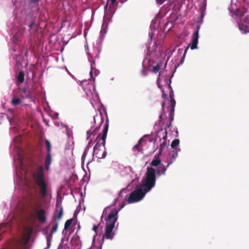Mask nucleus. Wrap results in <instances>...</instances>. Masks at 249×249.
Returning a JSON list of instances; mask_svg holds the SVG:
<instances>
[{
    "instance_id": "obj_1",
    "label": "nucleus",
    "mask_w": 249,
    "mask_h": 249,
    "mask_svg": "<svg viewBox=\"0 0 249 249\" xmlns=\"http://www.w3.org/2000/svg\"><path fill=\"white\" fill-rule=\"evenodd\" d=\"M156 171L152 167H147L145 178L143 179L141 185L132 191L128 199V203H133L141 200L145 194L154 187L156 183Z\"/></svg>"
},
{
    "instance_id": "obj_2",
    "label": "nucleus",
    "mask_w": 249,
    "mask_h": 249,
    "mask_svg": "<svg viewBox=\"0 0 249 249\" xmlns=\"http://www.w3.org/2000/svg\"><path fill=\"white\" fill-rule=\"evenodd\" d=\"M33 178L36 184L39 188V193L42 198H45L50 193L48 184L45 180V177L42 167H39L33 174Z\"/></svg>"
},
{
    "instance_id": "obj_3",
    "label": "nucleus",
    "mask_w": 249,
    "mask_h": 249,
    "mask_svg": "<svg viewBox=\"0 0 249 249\" xmlns=\"http://www.w3.org/2000/svg\"><path fill=\"white\" fill-rule=\"evenodd\" d=\"M29 209L32 216L36 217L41 223L46 222V211L42 208V203L38 199H34L30 201Z\"/></svg>"
},
{
    "instance_id": "obj_4",
    "label": "nucleus",
    "mask_w": 249,
    "mask_h": 249,
    "mask_svg": "<svg viewBox=\"0 0 249 249\" xmlns=\"http://www.w3.org/2000/svg\"><path fill=\"white\" fill-rule=\"evenodd\" d=\"M244 14L243 11L237 9L232 16L234 18H239V29L243 34L249 32V17L244 16Z\"/></svg>"
},
{
    "instance_id": "obj_5",
    "label": "nucleus",
    "mask_w": 249,
    "mask_h": 249,
    "mask_svg": "<svg viewBox=\"0 0 249 249\" xmlns=\"http://www.w3.org/2000/svg\"><path fill=\"white\" fill-rule=\"evenodd\" d=\"M109 126V121L108 119H107L106 121V123L104 126V129L102 131V132L99 133L97 135V136L95 138V135L97 134V130L94 129L92 130L91 129L89 131H87V134L88 135L87 137V139L89 140H93L95 139V140H106L107 133L108 130Z\"/></svg>"
},
{
    "instance_id": "obj_6",
    "label": "nucleus",
    "mask_w": 249,
    "mask_h": 249,
    "mask_svg": "<svg viewBox=\"0 0 249 249\" xmlns=\"http://www.w3.org/2000/svg\"><path fill=\"white\" fill-rule=\"evenodd\" d=\"M106 141H98L93 148V153L98 159H103L106 156Z\"/></svg>"
},
{
    "instance_id": "obj_7",
    "label": "nucleus",
    "mask_w": 249,
    "mask_h": 249,
    "mask_svg": "<svg viewBox=\"0 0 249 249\" xmlns=\"http://www.w3.org/2000/svg\"><path fill=\"white\" fill-rule=\"evenodd\" d=\"M118 212L119 211L116 209H114L111 211L105 219L106 226H112L115 227V224L118 220Z\"/></svg>"
},
{
    "instance_id": "obj_8",
    "label": "nucleus",
    "mask_w": 249,
    "mask_h": 249,
    "mask_svg": "<svg viewBox=\"0 0 249 249\" xmlns=\"http://www.w3.org/2000/svg\"><path fill=\"white\" fill-rule=\"evenodd\" d=\"M167 138V132L166 129L163 130L161 129L157 132L156 136L153 139L152 135H145L143 137L140 138L139 140H144V139L147 138L148 140H157L158 139L159 140H166Z\"/></svg>"
},
{
    "instance_id": "obj_9",
    "label": "nucleus",
    "mask_w": 249,
    "mask_h": 249,
    "mask_svg": "<svg viewBox=\"0 0 249 249\" xmlns=\"http://www.w3.org/2000/svg\"><path fill=\"white\" fill-rule=\"evenodd\" d=\"M199 29H200V25H197L196 30L194 33L193 36V38L192 39L191 45L190 46L191 49L192 50H194V49L197 48Z\"/></svg>"
},
{
    "instance_id": "obj_10",
    "label": "nucleus",
    "mask_w": 249,
    "mask_h": 249,
    "mask_svg": "<svg viewBox=\"0 0 249 249\" xmlns=\"http://www.w3.org/2000/svg\"><path fill=\"white\" fill-rule=\"evenodd\" d=\"M114 227L112 226H106L105 227V232L103 238L107 239H112L114 236L113 230Z\"/></svg>"
},
{
    "instance_id": "obj_11",
    "label": "nucleus",
    "mask_w": 249,
    "mask_h": 249,
    "mask_svg": "<svg viewBox=\"0 0 249 249\" xmlns=\"http://www.w3.org/2000/svg\"><path fill=\"white\" fill-rule=\"evenodd\" d=\"M170 113L169 116V123L166 125V127L169 128L172 124V122L174 120V116L175 115V108H169Z\"/></svg>"
},
{
    "instance_id": "obj_12",
    "label": "nucleus",
    "mask_w": 249,
    "mask_h": 249,
    "mask_svg": "<svg viewBox=\"0 0 249 249\" xmlns=\"http://www.w3.org/2000/svg\"><path fill=\"white\" fill-rule=\"evenodd\" d=\"M20 97L22 99L30 98L31 96L29 91L23 88L20 92Z\"/></svg>"
},
{
    "instance_id": "obj_13",
    "label": "nucleus",
    "mask_w": 249,
    "mask_h": 249,
    "mask_svg": "<svg viewBox=\"0 0 249 249\" xmlns=\"http://www.w3.org/2000/svg\"><path fill=\"white\" fill-rule=\"evenodd\" d=\"M172 163V161L169 162L168 163L166 167L164 166V165L162 166H160L157 171V174L158 175H164L165 174V172L167 170V168Z\"/></svg>"
},
{
    "instance_id": "obj_14",
    "label": "nucleus",
    "mask_w": 249,
    "mask_h": 249,
    "mask_svg": "<svg viewBox=\"0 0 249 249\" xmlns=\"http://www.w3.org/2000/svg\"><path fill=\"white\" fill-rule=\"evenodd\" d=\"M52 163L51 154H47L45 160V169L48 170L49 169L50 164Z\"/></svg>"
},
{
    "instance_id": "obj_15",
    "label": "nucleus",
    "mask_w": 249,
    "mask_h": 249,
    "mask_svg": "<svg viewBox=\"0 0 249 249\" xmlns=\"http://www.w3.org/2000/svg\"><path fill=\"white\" fill-rule=\"evenodd\" d=\"M50 225L52 226L51 233V234H53L54 233H55L57 230L58 226V221H55L53 220V221L51 222Z\"/></svg>"
},
{
    "instance_id": "obj_16",
    "label": "nucleus",
    "mask_w": 249,
    "mask_h": 249,
    "mask_svg": "<svg viewBox=\"0 0 249 249\" xmlns=\"http://www.w3.org/2000/svg\"><path fill=\"white\" fill-rule=\"evenodd\" d=\"M63 215V208L62 207H60L59 208V211L57 214H55L54 216L53 217V220H54L55 221H57L56 220H59L61 219Z\"/></svg>"
},
{
    "instance_id": "obj_17",
    "label": "nucleus",
    "mask_w": 249,
    "mask_h": 249,
    "mask_svg": "<svg viewBox=\"0 0 249 249\" xmlns=\"http://www.w3.org/2000/svg\"><path fill=\"white\" fill-rule=\"evenodd\" d=\"M17 81L19 84H22L24 81V74L23 71H20L17 76Z\"/></svg>"
},
{
    "instance_id": "obj_18",
    "label": "nucleus",
    "mask_w": 249,
    "mask_h": 249,
    "mask_svg": "<svg viewBox=\"0 0 249 249\" xmlns=\"http://www.w3.org/2000/svg\"><path fill=\"white\" fill-rule=\"evenodd\" d=\"M66 134L68 136V139H73V136H72V130L69 128L68 126H66Z\"/></svg>"
},
{
    "instance_id": "obj_19",
    "label": "nucleus",
    "mask_w": 249,
    "mask_h": 249,
    "mask_svg": "<svg viewBox=\"0 0 249 249\" xmlns=\"http://www.w3.org/2000/svg\"><path fill=\"white\" fill-rule=\"evenodd\" d=\"M170 105L169 108H175L176 106V101L173 98V92L170 93Z\"/></svg>"
},
{
    "instance_id": "obj_20",
    "label": "nucleus",
    "mask_w": 249,
    "mask_h": 249,
    "mask_svg": "<svg viewBox=\"0 0 249 249\" xmlns=\"http://www.w3.org/2000/svg\"><path fill=\"white\" fill-rule=\"evenodd\" d=\"M161 66H162V64L161 63H158V64H157V65L153 67V69H152V71L154 73H157L158 72H159V71L160 69Z\"/></svg>"
},
{
    "instance_id": "obj_21",
    "label": "nucleus",
    "mask_w": 249,
    "mask_h": 249,
    "mask_svg": "<svg viewBox=\"0 0 249 249\" xmlns=\"http://www.w3.org/2000/svg\"><path fill=\"white\" fill-rule=\"evenodd\" d=\"M73 221V219H70L66 221L64 225V229L67 230L69 227L71 226Z\"/></svg>"
},
{
    "instance_id": "obj_22",
    "label": "nucleus",
    "mask_w": 249,
    "mask_h": 249,
    "mask_svg": "<svg viewBox=\"0 0 249 249\" xmlns=\"http://www.w3.org/2000/svg\"><path fill=\"white\" fill-rule=\"evenodd\" d=\"M21 101L19 98H13L11 101L12 104L14 106L19 105Z\"/></svg>"
},
{
    "instance_id": "obj_23",
    "label": "nucleus",
    "mask_w": 249,
    "mask_h": 249,
    "mask_svg": "<svg viewBox=\"0 0 249 249\" xmlns=\"http://www.w3.org/2000/svg\"><path fill=\"white\" fill-rule=\"evenodd\" d=\"M160 162H161L160 160V159H158L153 160L151 163V164L153 166L156 167L160 164Z\"/></svg>"
},
{
    "instance_id": "obj_24",
    "label": "nucleus",
    "mask_w": 249,
    "mask_h": 249,
    "mask_svg": "<svg viewBox=\"0 0 249 249\" xmlns=\"http://www.w3.org/2000/svg\"><path fill=\"white\" fill-rule=\"evenodd\" d=\"M188 49H189V46L185 48V50H184V53H183V57H182V58L181 59V60H180V61H179V63H178V65H182V64L183 63V62H184V58H185V57L186 54V53H187V51H188Z\"/></svg>"
},
{
    "instance_id": "obj_25",
    "label": "nucleus",
    "mask_w": 249,
    "mask_h": 249,
    "mask_svg": "<svg viewBox=\"0 0 249 249\" xmlns=\"http://www.w3.org/2000/svg\"><path fill=\"white\" fill-rule=\"evenodd\" d=\"M46 146L47 150V154H51V144L50 141H46Z\"/></svg>"
},
{
    "instance_id": "obj_26",
    "label": "nucleus",
    "mask_w": 249,
    "mask_h": 249,
    "mask_svg": "<svg viewBox=\"0 0 249 249\" xmlns=\"http://www.w3.org/2000/svg\"><path fill=\"white\" fill-rule=\"evenodd\" d=\"M142 142V141H138V144L135 145L134 146V147L133 148V149L134 151H137L138 152H140L141 151L140 146H141V142Z\"/></svg>"
},
{
    "instance_id": "obj_27",
    "label": "nucleus",
    "mask_w": 249,
    "mask_h": 249,
    "mask_svg": "<svg viewBox=\"0 0 249 249\" xmlns=\"http://www.w3.org/2000/svg\"><path fill=\"white\" fill-rule=\"evenodd\" d=\"M116 0H107V3L106 5L105 6V8H107L108 4H109V7H112L114 5L115 3L116 2Z\"/></svg>"
},
{
    "instance_id": "obj_28",
    "label": "nucleus",
    "mask_w": 249,
    "mask_h": 249,
    "mask_svg": "<svg viewBox=\"0 0 249 249\" xmlns=\"http://www.w3.org/2000/svg\"><path fill=\"white\" fill-rule=\"evenodd\" d=\"M179 142L180 141H172V142L171 144L172 148H174L178 146L179 145Z\"/></svg>"
},
{
    "instance_id": "obj_29",
    "label": "nucleus",
    "mask_w": 249,
    "mask_h": 249,
    "mask_svg": "<svg viewBox=\"0 0 249 249\" xmlns=\"http://www.w3.org/2000/svg\"><path fill=\"white\" fill-rule=\"evenodd\" d=\"M99 228V225H94L93 227L92 230L95 232V235H97V230Z\"/></svg>"
},
{
    "instance_id": "obj_30",
    "label": "nucleus",
    "mask_w": 249,
    "mask_h": 249,
    "mask_svg": "<svg viewBox=\"0 0 249 249\" xmlns=\"http://www.w3.org/2000/svg\"><path fill=\"white\" fill-rule=\"evenodd\" d=\"M178 156V152L177 151H174L172 154V158L174 160H175L176 158Z\"/></svg>"
},
{
    "instance_id": "obj_31",
    "label": "nucleus",
    "mask_w": 249,
    "mask_h": 249,
    "mask_svg": "<svg viewBox=\"0 0 249 249\" xmlns=\"http://www.w3.org/2000/svg\"><path fill=\"white\" fill-rule=\"evenodd\" d=\"M32 232V228H29L28 229V236H29L28 238L30 237V235L31 234Z\"/></svg>"
},
{
    "instance_id": "obj_32",
    "label": "nucleus",
    "mask_w": 249,
    "mask_h": 249,
    "mask_svg": "<svg viewBox=\"0 0 249 249\" xmlns=\"http://www.w3.org/2000/svg\"><path fill=\"white\" fill-rule=\"evenodd\" d=\"M166 0H156L157 2L160 4H162Z\"/></svg>"
},
{
    "instance_id": "obj_33",
    "label": "nucleus",
    "mask_w": 249,
    "mask_h": 249,
    "mask_svg": "<svg viewBox=\"0 0 249 249\" xmlns=\"http://www.w3.org/2000/svg\"><path fill=\"white\" fill-rule=\"evenodd\" d=\"M52 234H51L50 235H48L47 236V242H51V237Z\"/></svg>"
},
{
    "instance_id": "obj_34",
    "label": "nucleus",
    "mask_w": 249,
    "mask_h": 249,
    "mask_svg": "<svg viewBox=\"0 0 249 249\" xmlns=\"http://www.w3.org/2000/svg\"><path fill=\"white\" fill-rule=\"evenodd\" d=\"M39 1V0H31V1L32 3H37Z\"/></svg>"
},
{
    "instance_id": "obj_35",
    "label": "nucleus",
    "mask_w": 249,
    "mask_h": 249,
    "mask_svg": "<svg viewBox=\"0 0 249 249\" xmlns=\"http://www.w3.org/2000/svg\"><path fill=\"white\" fill-rule=\"evenodd\" d=\"M142 75H143V76H146V73L145 71V70H143H143L142 71Z\"/></svg>"
},
{
    "instance_id": "obj_36",
    "label": "nucleus",
    "mask_w": 249,
    "mask_h": 249,
    "mask_svg": "<svg viewBox=\"0 0 249 249\" xmlns=\"http://www.w3.org/2000/svg\"><path fill=\"white\" fill-rule=\"evenodd\" d=\"M204 12H201L200 18H204Z\"/></svg>"
},
{
    "instance_id": "obj_37",
    "label": "nucleus",
    "mask_w": 249,
    "mask_h": 249,
    "mask_svg": "<svg viewBox=\"0 0 249 249\" xmlns=\"http://www.w3.org/2000/svg\"><path fill=\"white\" fill-rule=\"evenodd\" d=\"M51 245V242H47V246H48V248H50V246Z\"/></svg>"
},
{
    "instance_id": "obj_38",
    "label": "nucleus",
    "mask_w": 249,
    "mask_h": 249,
    "mask_svg": "<svg viewBox=\"0 0 249 249\" xmlns=\"http://www.w3.org/2000/svg\"><path fill=\"white\" fill-rule=\"evenodd\" d=\"M92 141H89V142L88 145L89 146L92 143Z\"/></svg>"
},
{
    "instance_id": "obj_39",
    "label": "nucleus",
    "mask_w": 249,
    "mask_h": 249,
    "mask_svg": "<svg viewBox=\"0 0 249 249\" xmlns=\"http://www.w3.org/2000/svg\"><path fill=\"white\" fill-rule=\"evenodd\" d=\"M164 105H165V103H162V108H163Z\"/></svg>"
},
{
    "instance_id": "obj_40",
    "label": "nucleus",
    "mask_w": 249,
    "mask_h": 249,
    "mask_svg": "<svg viewBox=\"0 0 249 249\" xmlns=\"http://www.w3.org/2000/svg\"><path fill=\"white\" fill-rule=\"evenodd\" d=\"M90 74L91 76H92V71H90Z\"/></svg>"
},
{
    "instance_id": "obj_41",
    "label": "nucleus",
    "mask_w": 249,
    "mask_h": 249,
    "mask_svg": "<svg viewBox=\"0 0 249 249\" xmlns=\"http://www.w3.org/2000/svg\"><path fill=\"white\" fill-rule=\"evenodd\" d=\"M162 114L160 116V120H161L162 119Z\"/></svg>"
},
{
    "instance_id": "obj_42",
    "label": "nucleus",
    "mask_w": 249,
    "mask_h": 249,
    "mask_svg": "<svg viewBox=\"0 0 249 249\" xmlns=\"http://www.w3.org/2000/svg\"><path fill=\"white\" fill-rule=\"evenodd\" d=\"M16 37H17V35H16V36L14 37V40L16 39Z\"/></svg>"
},
{
    "instance_id": "obj_43",
    "label": "nucleus",
    "mask_w": 249,
    "mask_h": 249,
    "mask_svg": "<svg viewBox=\"0 0 249 249\" xmlns=\"http://www.w3.org/2000/svg\"><path fill=\"white\" fill-rule=\"evenodd\" d=\"M74 144V142H71V145H73Z\"/></svg>"
},
{
    "instance_id": "obj_44",
    "label": "nucleus",
    "mask_w": 249,
    "mask_h": 249,
    "mask_svg": "<svg viewBox=\"0 0 249 249\" xmlns=\"http://www.w3.org/2000/svg\"><path fill=\"white\" fill-rule=\"evenodd\" d=\"M124 205H122V206H121V208H123V207H124Z\"/></svg>"
},
{
    "instance_id": "obj_45",
    "label": "nucleus",
    "mask_w": 249,
    "mask_h": 249,
    "mask_svg": "<svg viewBox=\"0 0 249 249\" xmlns=\"http://www.w3.org/2000/svg\"><path fill=\"white\" fill-rule=\"evenodd\" d=\"M92 249V248H89V249ZM99 249H101V248H100Z\"/></svg>"
},
{
    "instance_id": "obj_46",
    "label": "nucleus",
    "mask_w": 249,
    "mask_h": 249,
    "mask_svg": "<svg viewBox=\"0 0 249 249\" xmlns=\"http://www.w3.org/2000/svg\"><path fill=\"white\" fill-rule=\"evenodd\" d=\"M178 51H182L181 49H178Z\"/></svg>"
},
{
    "instance_id": "obj_47",
    "label": "nucleus",
    "mask_w": 249,
    "mask_h": 249,
    "mask_svg": "<svg viewBox=\"0 0 249 249\" xmlns=\"http://www.w3.org/2000/svg\"><path fill=\"white\" fill-rule=\"evenodd\" d=\"M107 209V207H106V209L104 211V213L105 212V211Z\"/></svg>"
},
{
    "instance_id": "obj_48",
    "label": "nucleus",
    "mask_w": 249,
    "mask_h": 249,
    "mask_svg": "<svg viewBox=\"0 0 249 249\" xmlns=\"http://www.w3.org/2000/svg\"><path fill=\"white\" fill-rule=\"evenodd\" d=\"M101 122H103V119L101 118Z\"/></svg>"
},
{
    "instance_id": "obj_49",
    "label": "nucleus",
    "mask_w": 249,
    "mask_h": 249,
    "mask_svg": "<svg viewBox=\"0 0 249 249\" xmlns=\"http://www.w3.org/2000/svg\"><path fill=\"white\" fill-rule=\"evenodd\" d=\"M174 140L177 141V140H178V139H175Z\"/></svg>"
},
{
    "instance_id": "obj_50",
    "label": "nucleus",
    "mask_w": 249,
    "mask_h": 249,
    "mask_svg": "<svg viewBox=\"0 0 249 249\" xmlns=\"http://www.w3.org/2000/svg\"><path fill=\"white\" fill-rule=\"evenodd\" d=\"M127 0H124V1H126Z\"/></svg>"
}]
</instances>
